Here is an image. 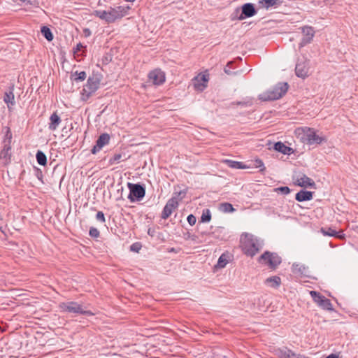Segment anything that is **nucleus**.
Returning <instances> with one entry per match:
<instances>
[{"label":"nucleus","instance_id":"obj_1","mask_svg":"<svg viewBox=\"0 0 358 358\" xmlns=\"http://www.w3.org/2000/svg\"><path fill=\"white\" fill-rule=\"evenodd\" d=\"M288 88L287 83H279L272 90L259 94V99L262 101L279 99L286 94Z\"/></svg>","mask_w":358,"mask_h":358},{"label":"nucleus","instance_id":"obj_2","mask_svg":"<svg viewBox=\"0 0 358 358\" xmlns=\"http://www.w3.org/2000/svg\"><path fill=\"white\" fill-rule=\"evenodd\" d=\"M297 134L301 141L308 145H320L325 140L324 137L316 134L314 129L310 127L299 128Z\"/></svg>","mask_w":358,"mask_h":358},{"label":"nucleus","instance_id":"obj_3","mask_svg":"<svg viewBox=\"0 0 358 358\" xmlns=\"http://www.w3.org/2000/svg\"><path fill=\"white\" fill-rule=\"evenodd\" d=\"M259 264L268 266L272 271L277 269L282 263V257L276 252L265 251L258 259Z\"/></svg>","mask_w":358,"mask_h":358},{"label":"nucleus","instance_id":"obj_4","mask_svg":"<svg viewBox=\"0 0 358 358\" xmlns=\"http://www.w3.org/2000/svg\"><path fill=\"white\" fill-rule=\"evenodd\" d=\"M62 312L69 313L80 314L87 316H93L94 314L91 310H85L83 306L76 301L62 302L59 306Z\"/></svg>","mask_w":358,"mask_h":358},{"label":"nucleus","instance_id":"obj_5","mask_svg":"<svg viewBox=\"0 0 358 358\" xmlns=\"http://www.w3.org/2000/svg\"><path fill=\"white\" fill-rule=\"evenodd\" d=\"M256 13L257 10L255 9L254 4L252 3H246L241 6V13L240 9L237 8L232 13L231 18L232 20L236 19L243 20L245 18L255 15Z\"/></svg>","mask_w":358,"mask_h":358},{"label":"nucleus","instance_id":"obj_6","mask_svg":"<svg viewBox=\"0 0 358 358\" xmlns=\"http://www.w3.org/2000/svg\"><path fill=\"white\" fill-rule=\"evenodd\" d=\"M101 80L98 76H90L81 94L83 100L88 99L99 87Z\"/></svg>","mask_w":358,"mask_h":358},{"label":"nucleus","instance_id":"obj_7","mask_svg":"<svg viewBox=\"0 0 358 358\" xmlns=\"http://www.w3.org/2000/svg\"><path fill=\"white\" fill-rule=\"evenodd\" d=\"M129 194L128 199L131 202L140 201L145 195V187L144 184L128 182Z\"/></svg>","mask_w":358,"mask_h":358},{"label":"nucleus","instance_id":"obj_8","mask_svg":"<svg viewBox=\"0 0 358 358\" xmlns=\"http://www.w3.org/2000/svg\"><path fill=\"white\" fill-rule=\"evenodd\" d=\"M294 183L302 187H315V182L301 172H294L292 176Z\"/></svg>","mask_w":358,"mask_h":358},{"label":"nucleus","instance_id":"obj_9","mask_svg":"<svg viewBox=\"0 0 358 358\" xmlns=\"http://www.w3.org/2000/svg\"><path fill=\"white\" fill-rule=\"evenodd\" d=\"M93 15L101 20H104L108 24L114 22L117 19V12L114 8L110 7L109 10H94Z\"/></svg>","mask_w":358,"mask_h":358},{"label":"nucleus","instance_id":"obj_10","mask_svg":"<svg viewBox=\"0 0 358 358\" xmlns=\"http://www.w3.org/2000/svg\"><path fill=\"white\" fill-rule=\"evenodd\" d=\"M178 206V201L176 196H173L168 200L162 213L161 217L164 220L167 219Z\"/></svg>","mask_w":358,"mask_h":358},{"label":"nucleus","instance_id":"obj_11","mask_svg":"<svg viewBox=\"0 0 358 358\" xmlns=\"http://www.w3.org/2000/svg\"><path fill=\"white\" fill-rule=\"evenodd\" d=\"M110 137L107 133L101 134L96 141V144L91 150V152L94 155L99 152L103 146L109 143Z\"/></svg>","mask_w":358,"mask_h":358},{"label":"nucleus","instance_id":"obj_12","mask_svg":"<svg viewBox=\"0 0 358 358\" xmlns=\"http://www.w3.org/2000/svg\"><path fill=\"white\" fill-rule=\"evenodd\" d=\"M148 78L155 85H160L165 82V74L159 69L150 71L148 74Z\"/></svg>","mask_w":358,"mask_h":358},{"label":"nucleus","instance_id":"obj_13","mask_svg":"<svg viewBox=\"0 0 358 358\" xmlns=\"http://www.w3.org/2000/svg\"><path fill=\"white\" fill-rule=\"evenodd\" d=\"M243 250L244 253L250 257L255 256L259 250L257 243L252 239L248 240L243 243Z\"/></svg>","mask_w":358,"mask_h":358},{"label":"nucleus","instance_id":"obj_14","mask_svg":"<svg viewBox=\"0 0 358 358\" xmlns=\"http://www.w3.org/2000/svg\"><path fill=\"white\" fill-rule=\"evenodd\" d=\"M302 33L303 34V37L301 39V42L300 43V46L302 47L309 43L313 40V38L315 35V31L313 27L310 26H305L301 28Z\"/></svg>","mask_w":358,"mask_h":358},{"label":"nucleus","instance_id":"obj_15","mask_svg":"<svg viewBox=\"0 0 358 358\" xmlns=\"http://www.w3.org/2000/svg\"><path fill=\"white\" fill-rule=\"evenodd\" d=\"M14 85H10L8 89L4 92L3 101L7 104L8 110L15 104L14 95Z\"/></svg>","mask_w":358,"mask_h":358},{"label":"nucleus","instance_id":"obj_16","mask_svg":"<svg viewBox=\"0 0 358 358\" xmlns=\"http://www.w3.org/2000/svg\"><path fill=\"white\" fill-rule=\"evenodd\" d=\"M295 73L296 76L305 78L308 76V67L306 64V62L303 61H299L295 67Z\"/></svg>","mask_w":358,"mask_h":358},{"label":"nucleus","instance_id":"obj_17","mask_svg":"<svg viewBox=\"0 0 358 358\" xmlns=\"http://www.w3.org/2000/svg\"><path fill=\"white\" fill-rule=\"evenodd\" d=\"M313 192L301 189L296 194L295 199L299 202L308 201L313 199Z\"/></svg>","mask_w":358,"mask_h":358},{"label":"nucleus","instance_id":"obj_18","mask_svg":"<svg viewBox=\"0 0 358 358\" xmlns=\"http://www.w3.org/2000/svg\"><path fill=\"white\" fill-rule=\"evenodd\" d=\"M273 149L284 155H290L292 152H293V150L292 148L285 145L281 141H278L275 143L273 145Z\"/></svg>","mask_w":358,"mask_h":358},{"label":"nucleus","instance_id":"obj_19","mask_svg":"<svg viewBox=\"0 0 358 358\" xmlns=\"http://www.w3.org/2000/svg\"><path fill=\"white\" fill-rule=\"evenodd\" d=\"M50 121L48 128L51 131H55L59 124L61 122L60 117L57 114L56 112L53 113L50 117Z\"/></svg>","mask_w":358,"mask_h":358},{"label":"nucleus","instance_id":"obj_20","mask_svg":"<svg viewBox=\"0 0 358 358\" xmlns=\"http://www.w3.org/2000/svg\"><path fill=\"white\" fill-rule=\"evenodd\" d=\"M259 5L266 9H268L271 7H278L282 5V1L281 0H259Z\"/></svg>","mask_w":358,"mask_h":358},{"label":"nucleus","instance_id":"obj_21","mask_svg":"<svg viewBox=\"0 0 358 358\" xmlns=\"http://www.w3.org/2000/svg\"><path fill=\"white\" fill-rule=\"evenodd\" d=\"M231 259V255L229 252L222 253L218 259L216 267L219 268H224Z\"/></svg>","mask_w":358,"mask_h":358},{"label":"nucleus","instance_id":"obj_22","mask_svg":"<svg viewBox=\"0 0 358 358\" xmlns=\"http://www.w3.org/2000/svg\"><path fill=\"white\" fill-rule=\"evenodd\" d=\"M225 164L230 168H232V169H248L249 168V166L245 165L243 162H237V161H234V160H231V159H226L224 161Z\"/></svg>","mask_w":358,"mask_h":358},{"label":"nucleus","instance_id":"obj_23","mask_svg":"<svg viewBox=\"0 0 358 358\" xmlns=\"http://www.w3.org/2000/svg\"><path fill=\"white\" fill-rule=\"evenodd\" d=\"M265 284L273 288H278L281 285V279L279 276H271L266 279Z\"/></svg>","mask_w":358,"mask_h":358},{"label":"nucleus","instance_id":"obj_24","mask_svg":"<svg viewBox=\"0 0 358 358\" xmlns=\"http://www.w3.org/2000/svg\"><path fill=\"white\" fill-rule=\"evenodd\" d=\"M11 145H9V143H5L3 145V149L1 150L0 152V158L2 159H10L11 157Z\"/></svg>","mask_w":358,"mask_h":358},{"label":"nucleus","instance_id":"obj_25","mask_svg":"<svg viewBox=\"0 0 358 358\" xmlns=\"http://www.w3.org/2000/svg\"><path fill=\"white\" fill-rule=\"evenodd\" d=\"M86 77H87V74H86L85 71H80V72L75 71L73 73H71V80L72 81H75V82H80V81L85 80Z\"/></svg>","mask_w":358,"mask_h":358},{"label":"nucleus","instance_id":"obj_26","mask_svg":"<svg viewBox=\"0 0 358 358\" xmlns=\"http://www.w3.org/2000/svg\"><path fill=\"white\" fill-rule=\"evenodd\" d=\"M41 32L43 37L49 42L52 41L54 38L51 29L47 26H43L41 28Z\"/></svg>","mask_w":358,"mask_h":358},{"label":"nucleus","instance_id":"obj_27","mask_svg":"<svg viewBox=\"0 0 358 358\" xmlns=\"http://www.w3.org/2000/svg\"><path fill=\"white\" fill-rule=\"evenodd\" d=\"M36 159L37 163L39 165L43 166H46L47 157L43 151H41L40 150H37L36 154Z\"/></svg>","mask_w":358,"mask_h":358},{"label":"nucleus","instance_id":"obj_28","mask_svg":"<svg viewBox=\"0 0 358 358\" xmlns=\"http://www.w3.org/2000/svg\"><path fill=\"white\" fill-rule=\"evenodd\" d=\"M114 9L117 12V19H120L128 14V11L130 9V6H119L116 8H114Z\"/></svg>","mask_w":358,"mask_h":358},{"label":"nucleus","instance_id":"obj_29","mask_svg":"<svg viewBox=\"0 0 358 358\" xmlns=\"http://www.w3.org/2000/svg\"><path fill=\"white\" fill-rule=\"evenodd\" d=\"M306 269L307 268L304 265H301L297 263H294L292 266V270L294 273L305 275Z\"/></svg>","mask_w":358,"mask_h":358},{"label":"nucleus","instance_id":"obj_30","mask_svg":"<svg viewBox=\"0 0 358 358\" xmlns=\"http://www.w3.org/2000/svg\"><path fill=\"white\" fill-rule=\"evenodd\" d=\"M321 232L324 236H328L331 237H339L338 232L335 229L327 227V228H321Z\"/></svg>","mask_w":358,"mask_h":358},{"label":"nucleus","instance_id":"obj_31","mask_svg":"<svg viewBox=\"0 0 358 358\" xmlns=\"http://www.w3.org/2000/svg\"><path fill=\"white\" fill-rule=\"evenodd\" d=\"M319 306L321 307L322 309L327 310L331 311L334 310L331 301L326 297H324L322 301H320Z\"/></svg>","mask_w":358,"mask_h":358},{"label":"nucleus","instance_id":"obj_32","mask_svg":"<svg viewBox=\"0 0 358 358\" xmlns=\"http://www.w3.org/2000/svg\"><path fill=\"white\" fill-rule=\"evenodd\" d=\"M220 210L223 213H233L236 209L233 207L232 204L228 202L222 203L220 205Z\"/></svg>","mask_w":358,"mask_h":358},{"label":"nucleus","instance_id":"obj_33","mask_svg":"<svg viewBox=\"0 0 358 358\" xmlns=\"http://www.w3.org/2000/svg\"><path fill=\"white\" fill-rule=\"evenodd\" d=\"M310 295L311 296L313 301L317 303L318 306L320 303V301H322L325 296L321 294L320 292L311 290L310 291Z\"/></svg>","mask_w":358,"mask_h":358},{"label":"nucleus","instance_id":"obj_34","mask_svg":"<svg viewBox=\"0 0 358 358\" xmlns=\"http://www.w3.org/2000/svg\"><path fill=\"white\" fill-rule=\"evenodd\" d=\"M211 220V213L209 209H205L203 210L202 215L201 216L200 222H209Z\"/></svg>","mask_w":358,"mask_h":358},{"label":"nucleus","instance_id":"obj_35","mask_svg":"<svg viewBox=\"0 0 358 358\" xmlns=\"http://www.w3.org/2000/svg\"><path fill=\"white\" fill-rule=\"evenodd\" d=\"M201 80L203 82V83H200L199 80H197V83H194L195 88L199 90H203V88L206 87V85H205V83L208 82V78H206V76L203 75L201 77Z\"/></svg>","mask_w":358,"mask_h":358},{"label":"nucleus","instance_id":"obj_36","mask_svg":"<svg viewBox=\"0 0 358 358\" xmlns=\"http://www.w3.org/2000/svg\"><path fill=\"white\" fill-rule=\"evenodd\" d=\"M254 166L256 168H259V172L263 173L266 170L264 162L262 159L257 158L254 161Z\"/></svg>","mask_w":358,"mask_h":358},{"label":"nucleus","instance_id":"obj_37","mask_svg":"<svg viewBox=\"0 0 358 358\" xmlns=\"http://www.w3.org/2000/svg\"><path fill=\"white\" fill-rule=\"evenodd\" d=\"M290 353H291V350L285 347V348L280 350L279 357L280 358H289Z\"/></svg>","mask_w":358,"mask_h":358},{"label":"nucleus","instance_id":"obj_38","mask_svg":"<svg viewBox=\"0 0 358 358\" xmlns=\"http://www.w3.org/2000/svg\"><path fill=\"white\" fill-rule=\"evenodd\" d=\"M122 155L121 153L115 154L113 157L109 159V164L110 165L119 163L122 159Z\"/></svg>","mask_w":358,"mask_h":358},{"label":"nucleus","instance_id":"obj_39","mask_svg":"<svg viewBox=\"0 0 358 358\" xmlns=\"http://www.w3.org/2000/svg\"><path fill=\"white\" fill-rule=\"evenodd\" d=\"M12 133L10 131V128H7V130L5 134L4 139H3V143H9V145L11 144V140H12Z\"/></svg>","mask_w":358,"mask_h":358},{"label":"nucleus","instance_id":"obj_40","mask_svg":"<svg viewBox=\"0 0 358 358\" xmlns=\"http://www.w3.org/2000/svg\"><path fill=\"white\" fill-rule=\"evenodd\" d=\"M233 63L234 62L232 61L229 62L227 64L226 66L224 68V71L227 75H236V74H237V72H234V71H230V68L231 67Z\"/></svg>","mask_w":358,"mask_h":358},{"label":"nucleus","instance_id":"obj_41","mask_svg":"<svg viewBox=\"0 0 358 358\" xmlns=\"http://www.w3.org/2000/svg\"><path fill=\"white\" fill-rule=\"evenodd\" d=\"M83 49H85L86 50V46H84L81 43H78L76 46L73 49L74 55H80L79 52L81 51Z\"/></svg>","mask_w":358,"mask_h":358},{"label":"nucleus","instance_id":"obj_42","mask_svg":"<svg viewBox=\"0 0 358 358\" xmlns=\"http://www.w3.org/2000/svg\"><path fill=\"white\" fill-rule=\"evenodd\" d=\"M89 234L91 237L96 238L99 237L100 232L96 228L92 227L90 229Z\"/></svg>","mask_w":358,"mask_h":358},{"label":"nucleus","instance_id":"obj_43","mask_svg":"<svg viewBox=\"0 0 358 358\" xmlns=\"http://www.w3.org/2000/svg\"><path fill=\"white\" fill-rule=\"evenodd\" d=\"M277 192H281L282 194H288L290 193V189L287 186H282L275 189Z\"/></svg>","mask_w":358,"mask_h":358},{"label":"nucleus","instance_id":"obj_44","mask_svg":"<svg viewBox=\"0 0 358 358\" xmlns=\"http://www.w3.org/2000/svg\"><path fill=\"white\" fill-rule=\"evenodd\" d=\"M141 244L140 243H134L130 246L131 251L138 252L141 249Z\"/></svg>","mask_w":358,"mask_h":358},{"label":"nucleus","instance_id":"obj_45","mask_svg":"<svg viewBox=\"0 0 358 358\" xmlns=\"http://www.w3.org/2000/svg\"><path fill=\"white\" fill-rule=\"evenodd\" d=\"M187 220L191 226H193L196 222V218L194 215L190 214L187 216Z\"/></svg>","mask_w":358,"mask_h":358},{"label":"nucleus","instance_id":"obj_46","mask_svg":"<svg viewBox=\"0 0 358 358\" xmlns=\"http://www.w3.org/2000/svg\"><path fill=\"white\" fill-rule=\"evenodd\" d=\"M96 219L99 221V222H105L106 220H105V216H104V214L102 211H98L96 215Z\"/></svg>","mask_w":358,"mask_h":358},{"label":"nucleus","instance_id":"obj_47","mask_svg":"<svg viewBox=\"0 0 358 358\" xmlns=\"http://www.w3.org/2000/svg\"><path fill=\"white\" fill-rule=\"evenodd\" d=\"M36 171V176L39 180H42L43 179V173L42 171L38 168H35Z\"/></svg>","mask_w":358,"mask_h":358},{"label":"nucleus","instance_id":"obj_48","mask_svg":"<svg viewBox=\"0 0 358 358\" xmlns=\"http://www.w3.org/2000/svg\"><path fill=\"white\" fill-rule=\"evenodd\" d=\"M235 104L242 106H250L252 103L250 101H237Z\"/></svg>","mask_w":358,"mask_h":358},{"label":"nucleus","instance_id":"obj_49","mask_svg":"<svg viewBox=\"0 0 358 358\" xmlns=\"http://www.w3.org/2000/svg\"><path fill=\"white\" fill-rule=\"evenodd\" d=\"M175 195H176L177 196H180V200H181L186 194V191L185 190H181L178 192H175L174 193Z\"/></svg>","mask_w":358,"mask_h":358},{"label":"nucleus","instance_id":"obj_50","mask_svg":"<svg viewBox=\"0 0 358 358\" xmlns=\"http://www.w3.org/2000/svg\"><path fill=\"white\" fill-rule=\"evenodd\" d=\"M110 61H111V57H109V56H106L103 59V63L105 64H108Z\"/></svg>","mask_w":358,"mask_h":358},{"label":"nucleus","instance_id":"obj_51","mask_svg":"<svg viewBox=\"0 0 358 358\" xmlns=\"http://www.w3.org/2000/svg\"><path fill=\"white\" fill-rule=\"evenodd\" d=\"M84 34L85 36H89L91 34V31L89 29H84Z\"/></svg>","mask_w":358,"mask_h":358},{"label":"nucleus","instance_id":"obj_52","mask_svg":"<svg viewBox=\"0 0 358 358\" xmlns=\"http://www.w3.org/2000/svg\"><path fill=\"white\" fill-rule=\"evenodd\" d=\"M326 358H338V355L336 354H330L329 355L327 356Z\"/></svg>","mask_w":358,"mask_h":358},{"label":"nucleus","instance_id":"obj_53","mask_svg":"<svg viewBox=\"0 0 358 358\" xmlns=\"http://www.w3.org/2000/svg\"><path fill=\"white\" fill-rule=\"evenodd\" d=\"M148 234L149 235H150L151 236H153V234H152V232L151 231V229H148Z\"/></svg>","mask_w":358,"mask_h":358},{"label":"nucleus","instance_id":"obj_54","mask_svg":"<svg viewBox=\"0 0 358 358\" xmlns=\"http://www.w3.org/2000/svg\"><path fill=\"white\" fill-rule=\"evenodd\" d=\"M20 1H21L22 2H27V3H29V4H31V3L30 0H20Z\"/></svg>","mask_w":358,"mask_h":358},{"label":"nucleus","instance_id":"obj_55","mask_svg":"<svg viewBox=\"0 0 358 358\" xmlns=\"http://www.w3.org/2000/svg\"><path fill=\"white\" fill-rule=\"evenodd\" d=\"M127 2H134L135 0H124Z\"/></svg>","mask_w":358,"mask_h":358},{"label":"nucleus","instance_id":"obj_56","mask_svg":"<svg viewBox=\"0 0 358 358\" xmlns=\"http://www.w3.org/2000/svg\"><path fill=\"white\" fill-rule=\"evenodd\" d=\"M173 250H174V248H171V251L173 252Z\"/></svg>","mask_w":358,"mask_h":358},{"label":"nucleus","instance_id":"obj_57","mask_svg":"<svg viewBox=\"0 0 358 358\" xmlns=\"http://www.w3.org/2000/svg\"><path fill=\"white\" fill-rule=\"evenodd\" d=\"M224 358H225V357H224Z\"/></svg>","mask_w":358,"mask_h":358}]
</instances>
